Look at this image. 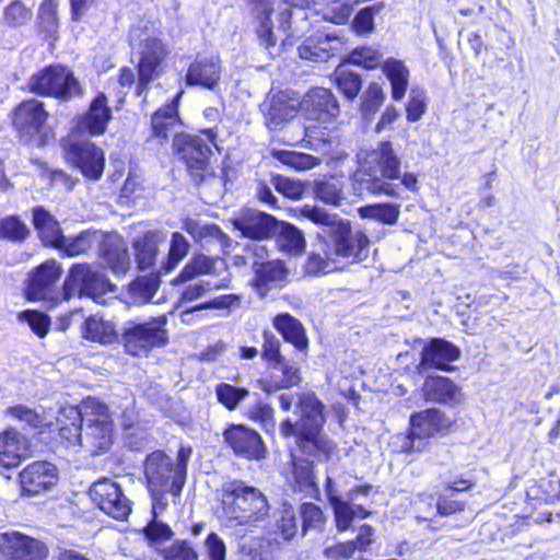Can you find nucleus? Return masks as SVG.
Returning <instances> with one entry per match:
<instances>
[{"mask_svg": "<svg viewBox=\"0 0 560 560\" xmlns=\"http://www.w3.org/2000/svg\"><path fill=\"white\" fill-rule=\"evenodd\" d=\"M324 405L314 394L301 395L298 404L300 418L292 422L285 419L280 424L283 436H295L296 445L302 454L320 458L334 451V443L322 434L325 423Z\"/></svg>", "mask_w": 560, "mask_h": 560, "instance_id": "f03ea898", "label": "nucleus"}, {"mask_svg": "<svg viewBox=\"0 0 560 560\" xmlns=\"http://www.w3.org/2000/svg\"><path fill=\"white\" fill-rule=\"evenodd\" d=\"M358 214L361 219L374 220L385 225H394L400 215L399 203H373L360 207Z\"/></svg>", "mask_w": 560, "mask_h": 560, "instance_id": "37998d69", "label": "nucleus"}, {"mask_svg": "<svg viewBox=\"0 0 560 560\" xmlns=\"http://www.w3.org/2000/svg\"><path fill=\"white\" fill-rule=\"evenodd\" d=\"M61 266L55 260H47L31 275L28 296L33 300L47 298L48 289L60 278Z\"/></svg>", "mask_w": 560, "mask_h": 560, "instance_id": "c756f323", "label": "nucleus"}, {"mask_svg": "<svg viewBox=\"0 0 560 560\" xmlns=\"http://www.w3.org/2000/svg\"><path fill=\"white\" fill-rule=\"evenodd\" d=\"M31 234L27 224L19 215H8L0 220V240L23 243Z\"/></svg>", "mask_w": 560, "mask_h": 560, "instance_id": "8fccbe9b", "label": "nucleus"}, {"mask_svg": "<svg viewBox=\"0 0 560 560\" xmlns=\"http://www.w3.org/2000/svg\"><path fill=\"white\" fill-rule=\"evenodd\" d=\"M301 107L311 119L318 121H329L340 112L337 97L325 88L310 90L304 95Z\"/></svg>", "mask_w": 560, "mask_h": 560, "instance_id": "393cba45", "label": "nucleus"}, {"mask_svg": "<svg viewBox=\"0 0 560 560\" xmlns=\"http://www.w3.org/2000/svg\"><path fill=\"white\" fill-rule=\"evenodd\" d=\"M313 192L324 203L339 207L345 200L343 186L337 179H320L314 183Z\"/></svg>", "mask_w": 560, "mask_h": 560, "instance_id": "de8ad7c7", "label": "nucleus"}, {"mask_svg": "<svg viewBox=\"0 0 560 560\" xmlns=\"http://www.w3.org/2000/svg\"><path fill=\"white\" fill-rule=\"evenodd\" d=\"M115 285L97 270L88 264L73 265L65 280L62 288L63 300L68 301L74 295L89 296L100 302L103 294L114 292Z\"/></svg>", "mask_w": 560, "mask_h": 560, "instance_id": "9d476101", "label": "nucleus"}, {"mask_svg": "<svg viewBox=\"0 0 560 560\" xmlns=\"http://www.w3.org/2000/svg\"><path fill=\"white\" fill-rule=\"evenodd\" d=\"M33 225L45 246L57 248L62 242L63 233L56 218L44 207L33 209Z\"/></svg>", "mask_w": 560, "mask_h": 560, "instance_id": "2f4dec72", "label": "nucleus"}, {"mask_svg": "<svg viewBox=\"0 0 560 560\" xmlns=\"http://www.w3.org/2000/svg\"><path fill=\"white\" fill-rule=\"evenodd\" d=\"M220 268L225 269V262L203 254L195 255L174 279V283H184L200 275H215Z\"/></svg>", "mask_w": 560, "mask_h": 560, "instance_id": "79ce46f5", "label": "nucleus"}, {"mask_svg": "<svg viewBox=\"0 0 560 560\" xmlns=\"http://www.w3.org/2000/svg\"><path fill=\"white\" fill-rule=\"evenodd\" d=\"M294 113V105L288 103L283 95H276L268 105L266 113L267 125L270 129L277 128L283 121L292 118Z\"/></svg>", "mask_w": 560, "mask_h": 560, "instance_id": "3c124183", "label": "nucleus"}, {"mask_svg": "<svg viewBox=\"0 0 560 560\" xmlns=\"http://www.w3.org/2000/svg\"><path fill=\"white\" fill-rule=\"evenodd\" d=\"M370 486H359L347 493V500L335 501V522L338 532H346L350 528L354 518H365L370 512L360 504H353L358 493L366 494Z\"/></svg>", "mask_w": 560, "mask_h": 560, "instance_id": "c85d7f7f", "label": "nucleus"}, {"mask_svg": "<svg viewBox=\"0 0 560 560\" xmlns=\"http://www.w3.org/2000/svg\"><path fill=\"white\" fill-rule=\"evenodd\" d=\"M39 28L52 35L57 32L59 25L58 2L56 0H44L38 10Z\"/></svg>", "mask_w": 560, "mask_h": 560, "instance_id": "bf43d9fd", "label": "nucleus"}, {"mask_svg": "<svg viewBox=\"0 0 560 560\" xmlns=\"http://www.w3.org/2000/svg\"><path fill=\"white\" fill-rule=\"evenodd\" d=\"M273 158L284 165L296 171H307L320 164V159L302 152L278 150L273 151Z\"/></svg>", "mask_w": 560, "mask_h": 560, "instance_id": "603ef678", "label": "nucleus"}, {"mask_svg": "<svg viewBox=\"0 0 560 560\" xmlns=\"http://www.w3.org/2000/svg\"><path fill=\"white\" fill-rule=\"evenodd\" d=\"M5 415L24 422L30 429L38 430L39 432H43L45 428L51 424V420L43 412H38L25 405L8 407L5 409Z\"/></svg>", "mask_w": 560, "mask_h": 560, "instance_id": "a18cd8bd", "label": "nucleus"}, {"mask_svg": "<svg viewBox=\"0 0 560 560\" xmlns=\"http://www.w3.org/2000/svg\"><path fill=\"white\" fill-rule=\"evenodd\" d=\"M58 478L57 467L46 460L33 462L19 474L21 490L28 495L50 490L57 483Z\"/></svg>", "mask_w": 560, "mask_h": 560, "instance_id": "6ab92c4d", "label": "nucleus"}, {"mask_svg": "<svg viewBox=\"0 0 560 560\" xmlns=\"http://www.w3.org/2000/svg\"><path fill=\"white\" fill-rule=\"evenodd\" d=\"M166 323L165 315L153 317L147 322H126L120 335V342L126 352L141 357L152 348L164 346L167 342Z\"/></svg>", "mask_w": 560, "mask_h": 560, "instance_id": "423d86ee", "label": "nucleus"}, {"mask_svg": "<svg viewBox=\"0 0 560 560\" xmlns=\"http://www.w3.org/2000/svg\"><path fill=\"white\" fill-rule=\"evenodd\" d=\"M250 284L256 293L264 298L273 289H281L288 278V269L279 259H261L255 265Z\"/></svg>", "mask_w": 560, "mask_h": 560, "instance_id": "412c9836", "label": "nucleus"}, {"mask_svg": "<svg viewBox=\"0 0 560 560\" xmlns=\"http://www.w3.org/2000/svg\"><path fill=\"white\" fill-rule=\"evenodd\" d=\"M205 138L200 136L182 135L173 140V148L187 166L191 177L196 182L205 178L209 170V159L212 154L211 145L217 147V132L212 129L202 130Z\"/></svg>", "mask_w": 560, "mask_h": 560, "instance_id": "6e6552de", "label": "nucleus"}, {"mask_svg": "<svg viewBox=\"0 0 560 560\" xmlns=\"http://www.w3.org/2000/svg\"><path fill=\"white\" fill-rule=\"evenodd\" d=\"M63 415L69 420L83 423V448L91 455H98L109 450L113 443V420L108 408L97 399H88L79 409L70 407Z\"/></svg>", "mask_w": 560, "mask_h": 560, "instance_id": "39448f33", "label": "nucleus"}, {"mask_svg": "<svg viewBox=\"0 0 560 560\" xmlns=\"http://www.w3.org/2000/svg\"><path fill=\"white\" fill-rule=\"evenodd\" d=\"M166 235L161 231H149L135 240L133 248L139 269L151 268L156 259L159 246L165 242Z\"/></svg>", "mask_w": 560, "mask_h": 560, "instance_id": "f704fd0d", "label": "nucleus"}, {"mask_svg": "<svg viewBox=\"0 0 560 560\" xmlns=\"http://www.w3.org/2000/svg\"><path fill=\"white\" fill-rule=\"evenodd\" d=\"M384 102V92L378 83H371L362 95L361 112L364 117L374 115Z\"/></svg>", "mask_w": 560, "mask_h": 560, "instance_id": "338daca9", "label": "nucleus"}, {"mask_svg": "<svg viewBox=\"0 0 560 560\" xmlns=\"http://www.w3.org/2000/svg\"><path fill=\"white\" fill-rule=\"evenodd\" d=\"M329 145L330 138L325 128H322L316 124L304 127L302 147L314 151L326 152Z\"/></svg>", "mask_w": 560, "mask_h": 560, "instance_id": "6e6d98bb", "label": "nucleus"}, {"mask_svg": "<svg viewBox=\"0 0 560 560\" xmlns=\"http://www.w3.org/2000/svg\"><path fill=\"white\" fill-rule=\"evenodd\" d=\"M48 113L43 102L28 100L22 102L14 110L13 126L20 139L34 147H44L48 141V131L45 122Z\"/></svg>", "mask_w": 560, "mask_h": 560, "instance_id": "9b49d317", "label": "nucleus"}, {"mask_svg": "<svg viewBox=\"0 0 560 560\" xmlns=\"http://www.w3.org/2000/svg\"><path fill=\"white\" fill-rule=\"evenodd\" d=\"M221 70V59L218 55H198L187 69L186 84L213 90L220 81Z\"/></svg>", "mask_w": 560, "mask_h": 560, "instance_id": "5701e85b", "label": "nucleus"}, {"mask_svg": "<svg viewBox=\"0 0 560 560\" xmlns=\"http://www.w3.org/2000/svg\"><path fill=\"white\" fill-rule=\"evenodd\" d=\"M271 185L279 194L292 200L301 199L305 192V187L302 182L281 175L273 176L271 178Z\"/></svg>", "mask_w": 560, "mask_h": 560, "instance_id": "0e129e2a", "label": "nucleus"}, {"mask_svg": "<svg viewBox=\"0 0 560 560\" xmlns=\"http://www.w3.org/2000/svg\"><path fill=\"white\" fill-rule=\"evenodd\" d=\"M230 278L225 277L220 282H210V281H197L195 283L188 284L180 294L182 302H192L195 300L200 299L206 292L212 289H228L230 284Z\"/></svg>", "mask_w": 560, "mask_h": 560, "instance_id": "680f3d73", "label": "nucleus"}, {"mask_svg": "<svg viewBox=\"0 0 560 560\" xmlns=\"http://www.w3.org/2000/svg\"><path fill=\"white\" fill-rule=\"evenodd\" d=\"M189 247L187 238L182 233L174 232L171 237L168 254L158 270L159 276L166 275L176 268L188 254Z\"/></svg>", "mask_w": 560, "mask_h": 560, "instance_id": "c03bdc74", "label": "nucleus"}, {"mask_svg": "<svg viewBox=\"0 0 560 560\" xmlns=\"http://www.w3.org/2000/svg\"><path fill=\"white\" fill-rule=\"evenodd\" d=\"M151 128L153 137L165 140L170 136H182L180 119L177 110L176 100L164 107L159 108L151 118Z\"/></svg>", "mask_w": 560, "mask_h": 560, "instance_id": "7c9ffc66", "label": "nucleus"}, {"mask_svg": "<svg viewBox=\"0 0 560 560\" xmlns=\"http://www.w3.org/2000/svg\"><path fill=\"white\" fill-rule=\"evenodd\" d=\"M82 336L86 340L103 345H109L118 338L115 323L100 314L91 315L84 320Z\"/></svg>", "mask_w": 560, "mask_h": 560, "instance_id": "c9c22d12", "label": "nucleus"}, {"mask_svg": "<svg viewBox=\"0 0 560 560\" xmlns=\"http://www.w3.org/2000/svg\"><path fill=\"white\" fill-rule=\"evenodd\" d=\"M223 441L234 455L246 459L265 457L266 447L260 434L244 424H230L222 433Z\"/></svg>", "mask_w": 560, "mask_h": 560, "instance_id": "f3484780", "label": "nucleus"}, {"mask_svg": "<svg viewBox=\"0 0 560 560\" xmlns=\"http://www.w3.org/2000/svg\"><path fill=\"white\" fill-rule=\"evenodd\" d=\"M235 230L250 242L260 243L276 237L280 221L262 211L247 209L233 219Z\"/></svg>", "mask_w": 560, "mask_h": 560, "instance_id": "dca6fc26", "label": "nucleus"}, {"mask_svg": "<svg viewBox=\"0 0 560 560\" xmlns=\"http://www.w3.org/2000/svg\"><path fill=\"white\" fill-rule=\"evenodd\" d=\"M302 218L323 228L328 234V242L337 258L348 264L364 261L370 254V240L359 226H353L349 220L336 213H329L324 208L304 206L300 209Z\"/></svg>", "mask_w": 560, "mask_h": 560, "instance_id": "f257e3e1", "label": "nucleus"}, {"mask_svg": "<svg viewBox=\"0 0 560 560\" xmlns=\"http://www.w3.org/2000/svg\"><path fill=\"white\" fill-rule=\"evenodd\" d=\"M31 454V441L14 428L0 432V467H16Z\"/></svg>", "mask_w": 560, "mask_h": 560, "instance_id": "b1692460", "label": "nucleus"}, {"mask_svg": "<svg viewBox=\"0 0 560 560\" xmlns=\"http://www.w3.org/2000/svg\"><path fill=\"white\" fill-rule=\"evenodd\" d=\"M293 490L305 497L318 499L319 488L315 481L313 463L308 459L293 457Z\"/></svg>", "mask_w": 560, "mask_h": 560, "instance_id": "4c0bfd02", "label": "nucleus"}, {"mask_svg": "<svg viewBox=\"0 0 560 560\" xmlns=\"http://www.w3.org/2000/svg\"><path fill=\"white\" fill-rule=\"evenodd\" d=\"M271 369L278 370L282 374L281 378L275 382V387L277 389H289L299 385L302 381L298 364L287 360L285 358L282 359L281 362L272 363Z\"/></svg>", "mask_w": 560, "mask_h": 560, "instance_id": "4d7b16f0", "label": "nucleus"}, {"mask_svg": "<svg viewBox=\"0 0 560 560\" xmlns=\"http://www.w3.org/2000/svg\"><path fill=\"white\" fill-rule=\"evenodd\" d=\"M459 357L460 350L457 346L445 339L434 338L423 346L419 368L421 372L427 369L451 371V363Z\"/></svg>", "mask_w": 560, "mask_h": 560, "instance_id": "4be33fe9", "label": "nucleus"}, {"mask_svg": "<svg viewBox=\"0 0 560 560\" xmlns=\"http://www.w3.org/2000/svg\"><path fill=\"white\" fill-rule=\"evenodd\" d=\"M159 287L160 280L156 276L138 277L130 284V293L137 301L148 303L152 301Z\"/></svg>", "mask_w": 560, "mask_h": 560, "instance_id": "052dcab7", "label": "nucleus"}, {"mask_svg": "<svg viewBox=\"0 0 560 560\" xmlns=\"http://www.w3.org/2000/svg\"><path fill=\"white\" fill-rule=\"evenodd\" d=\"M66 160L74 165L90 180H98L105 167L103 149L90 141L62 140Z\"/></svg>", "mask_w": 560, "mask_h": 560, "instance_id": "ddd939ff", "label": "nucleus"}, {"mask_svg": "<svg viewBox=\"0 0 560 560\" xmlns=\"http://www.w3.org/2000/svg\"><path fill=\"white\" fill-rule=\"evenodd\" d=\"M422 390L425 399L433 402L455 404L460 398L459 387L444 376H428Z\"/></svg>", "mask_w": 560, "mask_h": 560, "instance_id": "473e14b6", "label": "nucleus"}, {"mask_svg": "<svg viewBox=\"0 0 560 560\" xmlns=\"http://www.w3.org/2000/svg\"><path fill=\"white\" fill-rule=\"evenodd\" d=\"M148 489H167L171 495H180L186 481V465L174 460L162 451L149 454L144 462Z\"/></svg>", "mask_w": 560, "mask_h": 560, "instance_id": "1a4fd4ad", "label": "nucleus"}, {"mask_svg": "<svg viewBox=\"0 0 560 560\" xmlns=\"http://www.w3.org/2000/svg\"><path fill=\"white\" fill-rule=\"evenodd\" d=\"M221 504L222 515L231 525L256 526L270 510L261 490L240 479L222 483Z\"/></svg>", "mask_w": 560, "mask_h": 560, "instance_id": "20e7f679", "label": "nucleus"}, {"mask_svg": "<svg viewBox=\"0 0 560 560\" xmlns=\"http://www.w3.org/2000/svg\"><path fill=\"white\" fill-rule=\"evenodd\" d=\"M382 71L388 79L392 89V97L400 101L405 97L409 85V69L404 61L388 58L382 63Z\"/></svg>", "mask_w": 560, "mask_h": 560, "instance_id": "58836bf2", "label": "nucleus"}, {"mask_svg": "<svg viewBox=\"0 0 560 560\" xmlns=\"http://www.w3.org/2000/svg\"><path fill=\"white\" fill-rule=\"evenodd\" d=\"M253 9L255 19L258 22L257 36L259 44L264 46L268 55L273 57L280 52L277 38L272 32L270 15L272 12L271 0H245Z\"/></svg>", "mask_w": 560, "mask_h": 560, "instance_id": "a878e982", "label": "nucleus"}, {"mask_svg": "<svg viewBox=\"0 0 560 560\" xmlns=\"http://www.w3.org/2000/svg\"><path fill=\"white\" fill-rule=\"evenodd\" d=\"M91 500L115 520H126L131 512V502L120 486L108 478L95 481L89 490Z\"/></svg>", "mask_w": 560, "mask_h": 560, "instance_id": "4468645a", "label": "nucleus"}, {"mask_svg": "<svg viewBox=\"0 0 560 560\" xmlns=\"http://www.w3.org/2000/svg\"><path fill=\"white\" fill-rule=\"evenodd\" d=\"M269 257V250L265 244L256 242H247L242 246L241 253L232 256V262L235 267H247L255 269L256 262Z\"/></svg>", "mask_w": 560, "mask_h": 560, "instance_id": "09e8293b", "label": "nucleus"}, {"mask_svg": "<svg viewBox=\"0 0 560 560\" xmlns=\"http://www.w3.org/2000/svg\"><path fill=\"white\" fill-rule=\"evenodd\" d=\"M184 230L203 247L214 245L220 250H224L230 246V237L215 224H201L196 220H187L184 223Z\"/></svg>", "mask_w": 560, "mask_h": 560, "instance_id": "72a5a7b5", "label": "nucleus"}, {"mask_svg": "<svg viewBox=\"0 0 560 560\" xmlns=\"http://www.w3.org/2000/svg\"><path fill=\"white\" fill-rule=\"evenodd\" d=\"M450 425V419L435 408L412 415L410 418V431L400 438L401 452H421L427 445L428 438L445 433Z\"/></svg>", "mask_w": 560, "mask_h": 560, "instance_id": "f8f14e48", "label": "nucleus"}, {"mask_svg": "<svg viewBox=\"0 0 560 560\" xmlns=\"http://www.w3.org/2000/svg\"><path fill=\"white\" fill-rule=\"evenodd\" d=\"M27 85L30 91L37 95L61 101H70L82 94L79 80L62 65H50L40 69L31 75Z\"/></svg>", "mask_w": 560, "mask_h": 560, "instance_id": "0eeeda50", "label": "nucleus"}, {"mask_svg": "<svg viewBox=\"0 0 560 560\" xmlns=\"http://www.w3.org/2000/svg\"><path fill=\"white\" fill-rule=\"evenodd\" d=\"M104 262L116 273H126L130 266L129 253L121 240H104L100 245Z\"/></svg>", "mask_w": 560, "mask_h": 560, "instance_id": "a19ab883", "label": "nucleus"}, {"mask_svg": "<svg viewBox=\"0 0 560 560\" xmlns=\"http://www.w3.org/2000/svg\"><path fill=\"white\" fill-rule=\"evenodd\" d=\"M112 119V109L104 93H98L88 112L79 118L78 129L91 136L103 135Z\"/></svg>", "mask_w": 560, "mask_h": 560, "instance_id": "bb28decb", "label": "nucleus"}, {"mask_svg": "<svg viewBox=\"0 0 560 560\" xmlns=\"http://www.w3.org/2000/svg\"><path fill=\"white\" fill-rule=\"evenodd\" d=\"M343 267L337 258L328 240L319 237L310 253L305 262V272L310 276H318L341 270Z\"/></svg>", "mask_w": 560, "mask_h": 560, "instance_id": "cd10ccee", "label": "nucleus"}, {"mask_svg": "<svg viewBox=\"0 0 560 560\" xmlns=\"http://www.w3.org/2000/svg\"><path fill=\"white\" fill-rule=\"evenodd\" d=\"M342 48L343 40L339 35L318 31L307 36L298 47V51L302 59L313 62H327L341 52Z\"/></svg>", "mask_w": 560, "mask_h": 560, "instance_id": "aec40b11", "label": "nucleus"}, {"mask_svg": "<svg viewBox=\"0 0 560 560\" xmlns=\"http://www.w3.org/2000/svg\"><path fill=\"white\" fill-rule=\"evenodd\" d=\"M400 177V159L390 142H381L354 175V190L360 196L399 197V186L388 180Z\"/></svg>", "mask_w": 560, "mask_h": 560, "instance_id": "7ed1b4c3", "label": "nucleus"}, {"mask_svg": "<svg viewBox=\"0 0 560 560\" xmlns=\"http://www.w3.org/2000/svg\"><path fill=\"white\" fill-rule=\"evenodd\" d=\"M275 328L287 342L292 343L299 351L308 347V339L302 323L289 313L279 314L273 318Z\"/></svg>", "mask_w": 560, "mask_h": 560, "instance_id": "e433bc0d", "label": "nucleus"}, {"mask_svg": "<svg viewBox=\"0 0 560 560\" xmlns=\"http://www.w3.org/2000/svg\"><path fill=\"white\" fill-rule=\"evenodd\" d=\"M138 52L140 59L138 62L139 81L137 84V94L140 96L148 84L159 75L160 67L167 51L161 39L147 37L141 39Z\"/></svg>", "mask_w": 560, "mask_h": 560, "instance_id": "a211bd4d", "label": "nucleus"}, {"mask_svg": "<svg viewBox=\"0 0 560 560\" xmlns=\"http://www.w3.org/2000/svg\"><path fill=\"white\" fill-rule=\"evenodd\" d=\"M302 518V532L310 529L320 530L325 524V516L319 506L314 503H303L300 509Z\"/></svg>", "mask_w": 560, "mask_h": 560, "instance_id": "69168bd1", "label": "nucleus"}, {"mask_svg": "<svg viewBox=\"0 0 560 560\" xmlns=\"http://www.w3.org/2000/svg\"><path fill=\"white\" fill-rule=\"evenodd\" d=\"M164 560H198L199 555L187 540H176L162 551Z\"/></svg>", "mask_w": 560, "mask_h": 560, "instance_id": "774afa93", "label": "nucleus"}, {"mask_svg": "<svg viewBox=\"0 0 560 560\" xmlns=\"http://www.w3.org/2000/svg\"><path fill=\"white\" fill-rule=\"evenodd\" d=\"M277 528L284 540H291L299 530L295 511L288 502H284L280 509V517L277 520Z\"/></svg>", "mask_w": 560, "mask_h": 560, "instance_id": "e2e57ef3", "label": "nucleus"}, {"mask_svg": "<svg viewBox=\"0 0 560 560\" xmlns=\"http://www.w3.org/2000/svg\"><path fill=\"white\" fill-rule=\"evenodd\" d=\"M45 542L16 530L0 533V555L12 560H45L48 557Z\"/></svg>", "mask_w": 560, "mask_h": 560, "instance_id": "2eb2a0df", "label": "nucleus"}, {"mask_svg": "<svg viewBox=\"0 0 560 560\" xmlns=\"http://www.w3.org/2000/svg\"><path fill=\"white\" fill-rule=\"evenodd\" d=\"M104 235L100 231L85 230L74 236H65L62 242L57 246L63 255L74 257L85 254L95 245L100 246L103 242Z\"/></svg>", "mask_w": 560, "mask_h": 560, "instance_id": "ea45409f", "label": "nucleus"}, {"mask_svg": "<svg viewBox=\"0 0 560 560\" xmlns=\"http://www.w3.org/2000/svg\"><path fill=\"white\" fill-rule=\"evenodd\" d=\"M335 82L339 91L349 100L353 101L362 88V80L360 74L348 70L343 67H339L335 71Z\"/></svg>", "mask_w": 560, "mask_h": 560, "instance_id": "864d4df0", "label": "nucleus"}, {"mask_svg": "<svg viewBox=\"0 0 560 560\" xmlns=\"http://www.w3.org/2000/svg\"><path fill=\"white\" fill-rule=\"evenodd\" d=\"M248 394L249 392L246 388L237 387L229 383H220L215 386L218 401L229 410H234Z\"/></svg>", "mask_w": 560, "mask_h": 560, "instance_id": "13d9d810", "label": "nucleus"}, {"mask_svg": "<svg viewBox=\"0 0 560 560\" xmlns=\"http://www.w3.org/2000/svg\"><path fill=\"white\" fill-rule=\"evenodd\" d=\"M277 244L283 252L296 254L305 247V238L301 230L292 224L281 222L277 233Z\"/></svg>", "mask_w": 560, "mask_h": 560, "instance_id": "49530a36", "label": "nucleus"}, {"mask_svg": "<svg viewBox=\"0 0 560 560\" xmlns=\"http://www.w3.org/2000/svg\"><path fill=\"white\" fill-rule=\"evenodd\" d=\"M33 12L22 1L10 2L3 10L2 23L9 27H20L32 20Z\"/></svg>", "mask_w": 560, "mask_h": 560, "instance_id": "5fc2aeb1", "label": "nucleus"}]
</instances>
